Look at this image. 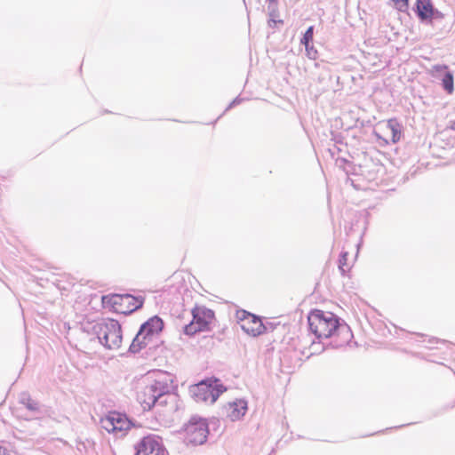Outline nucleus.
Returning <instances> with one entry per match:
<instances>
[{
    "instance_id": "1",
    "label": "nucleus",
    "mask_w": 455,
    "mask_h": 455,
    "mask_svg": "<svg viewBox=\"0 0 455 455\" xmlns=\"http://www.w3.org/2000/svg\"><path fill=\"white\" fill-rule=\"evenodd\" d=\"M175 387L170 375L164 374L151 384L145 386L137 395L144 411L157 408L160 415H171L178 410V397L173 394Z\"/></svg>"
},
{
    "instance_id": "2",
    "label": "nucleus",
    "mask_w": 455,
    "mask_h": 455,
    "mask_svg": "<svg viewBox=\"0 0 455 455\" xmlns=\"http://www.w3.org/2000/svg\"><path fill=\"white\" fill-rule=\"evenodd\" d=\"M307 322L309 330L318 339H328L337 335L342 337L343 342H348L352 337L349 326L345 323H340L339 318L331 312L312 310L307 316Z\"/></svg>"
},
{
    "instance_id": "3",
    "label": "nucleus",
    "mask_w": 455,
    "mask_h": 455,
    "mask_svg": "<svg viewBox=\"0 0 455 455\" xmlns=\"http://www.w3.org/2000/svg\"><path fill=\"white\" fill-rule=\"evenodd\" d=\"M100 343L108 349H118L122 344V330L118 321L103 320L93 326Z\"/></svg>"
},
{
    "instance_id": "4",
    "label": "nucleus",
    "mask_w": 455,
    "mask_h": 455,
    "mask_svg": "<svg viewBox=\"0 0 455 455\" xmlns=\"http://www.w3.org/2000/svg\"><path fill=\"white\" fill-rule=\"evenodd\" d=\"M226 390L227 388L220 379L211 378L192 386L189 392L196 402H209L210 403H213Z\"/></svg>"
},
{
    "instance_id": "5",
    "label": "nucleus",
    "mask_w": 455,
    "mask_h": 455,
    "mask_svg": "<svg viewBox=\"0 0 455 455\" xmlns=\"http://www.w3.org/2000/svg\"><path fill=\"white\" fill-rule=\"evenodd\" d=\"M102 303L105 307H110L115 311L126 315L142 307L144 299L131 294H112L102 296Z\"/></svg>"
},
{
    "instance_id": "6",
    "label": "nucleus",
    "mask_w": 455,
    "mask_h": 455,
    "mask_svg": "<svg viewBox=\"0 0 455 455\" xmlns=\"http://www.w3.org/2000/svg\"><path fill=\"white\" fill-rule=\"evenodd\" d=\"M191 315L192 321L183 327L184 333L188 336H193L198 331H208L215 316L212 309L198 305L191 310Z\"/></svg>"
},
{
    "instance_id": "7",
    "label": "nucleus",
    "mask_w": 455,
    "mask_h": 455,
    "mask_svg": "<svg viewBox=\"0 0 455 455\" xmlns=\"http://www.w3.org/2000/svg\"><path fill=\"white\" fill-rule=\"evenodd\" d=\"M188 443L194 445H201L207 441L209 427L205 419L192 416L184 426Z\"/></svg>"
},
{
    "instance_id": "8",
    "label": "nucleus",
    "mask_w": 455,
    "mask_h": 455,
    "mask_svg": "<svg viewBox=\"0 0 455 455\" xmlns=\"http://www.w3.org/2000/svg\"><path fill=\"white\" fill-rule=\"evenodd\" d=\"M135 455H168L162 439L157 435L143 437L136 445Z\"/></svg>"
},
{
    "instance_id": "9",
    "label": "nucleus",
    "mask_w": 455,
    "mask_h": 455,
    "mask_svg": "<svg viewBox=\"0 0 455 455\" xmlns=\"http://www.w3.org/2000/svg\"><path fill=\"white\" fill-rule=\"evenodd\" d=\"M101 427L108 432H123L130 427V422L122 414L110 412L108 416L101 419Z\"/></svg>"
},
{
    "instance_id": "10",
    "label": "nucleus",
    "mask_w": 455,
    "mask_h": 455,
    "mask_svg": "<svg viewBox=\"0 0 455 455\" xmlns=\"http://www.w3.org/2000/svg\"><path fill=\"white\" fill-rule=\"evenodd\" d=\"M247 402L243 399L228 403L224 408V413L232 421L240 419L247 411Z\"/></svg>"
},
{
    "instance_id": "11",
    "label": "nucleus",
    "mask_w": 455,
    "mask_h": 455,
    "mask_svg": "<svg viewBox=\"0 0 455 455\" xmlns=\"http://www.w3.org/2000/svg\"><path fill=\"white\" fill-rule=\"evenodd\" d=\"M242 329L248 334L257 337L266 332L267 327L263 324L261 319L253 315H249V320L241 324Z\"/></svg>"
},
{
    "instance_id": "12",
    "label": "nucleus",
    "mask_w": 455,
    "mask_h": 455,
    "mask_svg": "<svg viewBox=\"0 0 455 455\" xmlns=\"http://www.w3.org/2000/svg\"><path fill=\"white\" fill-rule=\"evenodd\" d=\"M163 328L164 322L157 315L152 316L140 327L141 333L144 332V334L148 336V338H149L151 340L155 335H157L160 331H162Z\"/></svg>"
},
{
    "instance_id": "13",
    "label": "nucleus",
    "mask_w": 455,
    "mask_h": 455,
    "mask_svg": "<svg viewBox=\"0 0 455 455\" xmlns=\"http://www.w3.org/2000/svg\"><path fill=\"white\" fill-rule=\"evenodd\" d=\"M433 9L434 5L431 0H417L413 7L414 12L421 21L429 20V14Z\"/></svg>"
},
{
    "instance_id": "14",
    "label": "nucleus",
    "mask_w": 455,
    "mask_h": 455,
    "mask_svg": "<svg viewBox=\"0 0 455 455\" xmlns=\"http://www.w3.org/2000/svg\"><path fill=\"white\" fill-rule=\"evenodd\" d=\"M435 68L436 71L443 73L442 78V86L448 94H451L454 92V82L452 73L448 70L447 66H435Z\"/></svg>"
},
{
    "instance_id": "15",
    "label": "nucleus",
    "mask_w": 455,
    "mask_h": 455,
    "mask_svg": "<svg viewBox=\"0 0 455 455\" xmlns=\"http://www.w3.org/2000/svg\"><path fill=\"white\" fill-rule=\"evenodd\" d=\"M150 341H151V339L149 338H148V336H146L144 334V332L141 333V330L140 329L129 347V351L132 354L139 353Z\"/></svg>"
},
{
    "instance_id": "16",
    "label": "nucleus",
    "mask_w": 455,
    "mask_h": 455,
    "mask_svg": "<svg viewBox=\"0 0 455 455\" xmlns=\"http://www.w3.org/2000/svg\"><path fill=\"white\" fill-rule=\"evenodd\" d=\"M19 403L33 414L40 413V404L33 400L28 392H22L19 395Z\"/></svg>"
},
{
    "instance_id": "17",
    "label": "nucleus",
    "mask_w": 455,
    "mask_h": 455,
    "mask_svg": "<svg viewBox=\"0 0 455 455\" xmlns=\"http://www.w3.org/2000/svg\"><path fill=\"white\" fill-rule=\"evenodd\" d=\"M387 128L391 132L392 141L397 142L401 138V127L395 119H390L387 121Z\"/></svg>"
},
{
    "instance_id": "18",
    "label": "nucleus",
    "mask_w": 455,
    "mask_h": 455,
    "mask_svg": "<svg viewBox=\"0 0 455 455\" xmlns=\"http://www.w3.org/2000/svg\"><path fill=\"white\" fill-rule=\"evenodd\" d=\"M347 255H348L347 252H342L340 255V258L339 259V269L341 272L342 275H345L346 272L348 269L347 263Z\"/></svg>"
},
{
    "instance_id": "19",
    "label": "nucleus",
    "mask_w": 455,
    "mask_h": 455,
    "mask_svg": "<svg viewBox=\"0 0 455 455\" xmlns=\"http://www.w3.org/2000/svg\"><path fill=\"white\" fill-rule=\"evenodd\" d=\"M313 36H314V27L310 26L307 28L305 34L303 35V37L300 40L301 44H311L313 42Z\"/></svg>"
},
{
    "instance_id": "20",
    "label": "nucleus",
    "mask_w": 455,
    "mask_h": 455,
    "mask_svg": "<svg viewBox=\"0 0 455 455\" xmlns=\"http://www.w3.org/2000/svg\"><path fill=\"white\" fill-rule=\"evenodd\" d=\"M306 48L307 56L311 60H316L318 57V52L311 44H303Z\"/></svg>"
},
{
    "instance_id": "21",
    "label": "nucleus",
    "mask_w": 455,
    "mask_h": 455,
    "mask_svg": "<svg viewBox=\"0 0 455 455\" xmlns=\"http://www.w3.org/2000/svg\"><path fill=\"white\" fill-rule=\"evenodd\" d=\"M395 8L402 12H407L409 8V0H391Z\"/></svg>"
},
{
    "instance_id": "22",
    "label": "nucleus",
    "mask_w": 455,
    "mask_h": 455,
    "mask_svg": "<svg viewBox=\"0 0 455 455\" xmlns=\"http://www.w3.org/2000/svg\"><path fill=\"white\" fill-rule=\"evenodd\" d=\"M267 13L269 18H277L279 16L278 4H268Z\"/></svg>"
},
{
    "instance_id": "23",
    "label": "nucleus",
    "mask_w": 455,
    "mask_h": 455,
    "mask_svg": "<svg viewBox=\"0 0 455 455\" xmlns=\"http://www.w3.org/2000/svg\"><path fill=\"white\" fill-rule=\"evenodd\" d=\"M237 318L239 321L242 322V323H244L246 321L249 320V315H253V314H251L245 310H240L236 313Z\"/></svg>"
},
{
    "instance_id": "24",
    "label": "nucleus",
    "mask_w": 455,
    "mask_h": 455,
    "mask_svg": "<svg viewBox=\"0 0 455 455\" xmlns=\"http://www.w3.org/2000/svg\"><path fill=\"white\" fill-rule=\"evenodd\" d=\"M443 14L437 9L434 8L432 10L431 13L429 14V20L427 21L431 22L432 20H443Z\"/></svg>"
},
{
    "instance_id": "25",
    "label": "nucleus",
    "mask_w": 455,
    "mask_h": 455,
    "mask_svg": "<svg viewBox=\"0 0 455 455\" xmlns=\"http://www.w3.org/2000/svg\"><path fill=\"white\" fill-rule=\"evenodd\" d=\"M283 20H276V18H269L268 21H267V25L268 27L270 28H275L277 24H283Z\"/></svg>"
},
{
    "instance_id": "26",
    "label": "nucleus",
    "mask_w": 455,
    "mask_h": 455,
    "mask_svg": "<svg viewBox=\"0 0 455 455\" xmlns=\"http://www.w3.org/2000/svg\"><path fill=\"white\" fill-rule=\"evenodd\" d=\"M240 102V100L238 98L235 99L227 108L226 110L231 108L234 105L238 104Z\"/></svg>"
},
{
    "instance_id": "27",
    "label": "nucleus",
    "mask_w": 455,
    "mask_h": 455,
    "mask_svg": "<svg viewBox=\"0 0 455 455\" xmlns=\"http://www.w3.org/2000/svg\"><path fill=\"white\" fill-rule=\"evenodd\" d=\"M268 4H278L277 0H267Z\"/></svg>"
}]
</instances>
